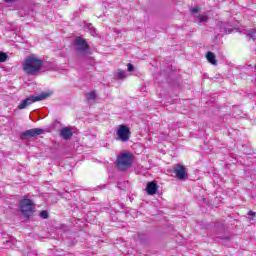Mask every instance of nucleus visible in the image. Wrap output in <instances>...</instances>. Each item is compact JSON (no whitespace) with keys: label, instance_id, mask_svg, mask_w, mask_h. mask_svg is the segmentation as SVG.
Wrapping results in <instances>:
<instances>
[{"label":"nucleus","instance_id":"1","mask_svg":"<svg viewBox=\"0 0 256 256\" xmlns=\"http://www.w3.org/2000/svg\"><path fill=\"white\" fill-rule=\"evenodd\" d=\"M22 67L27 75H35V73L41 71V67H43V60L39 59L35 55H30L25 59Z\"/></svg>","mask_w":256,"mask_h":256},{"label":"nucleus","instance_id":"4","mask_svg":"<svg viewBox=\"0 0 256 256\" xmlns=\"http://www.w3.org/2000/svg\"><path fill=\"white\" fill-rule=\"evenodd\" d=\"M133 160L129 153H122L116 160V167L119 171H127L131 167Z\"/></svg>","mask_w":256,"mask_h":256},{"label":"nucleus","instance_id":"22","mask_svg":"<svg viewBox=\"0 0 256 256\" xmlns=\"http://www.w3.org/2000/svg\"><path fill=\"white\" fill-rule=\"evenodd\" d=\"M91 34H92L93 37H95V35H96L95 31L91 32Z\"/></svg>","mask_w":256,"mask_h":256},{"label":"nucleus","instance_id":"15","mask_svg":"<svg viewBox=\"0 0 256 256\" xmlns=\"http://www.w3.org/2000/svg\"><path fill=\"white\" fill-rule=\"evenodd\" d=\"M116 77L118 79H127V72L126 71H118L116 73Z\"/></svg>","mask_w":256,"mask_h":256},{"label":"nucleus","instance_id":"3","mask_svg":"<svg viewBox=\"0 0 256 256\" xmlns=\"http://www.w3.org/2000/svg\"><path fill=\"white\" fill-rule=\"evenodd\" d=\"M20 211L22 215L29 219L35 213V203L29 198H24L20 201Z\"/></svg>","mask_w":256,"mask_h":256},{"label":"nucleus","instance_id":"9","mask_svg":"<svg viewBox=\"0 0 256 256\" xmlns=\"http://www.w3.org/2000/svg\"><path fill=\"white\" fill-rule=\"evenodd\" d=\"M60 137L65 139V141H69L73 137V131L69 127H64L60 130Z\"/></svg>","mask_w":256,"mask_h":256},{"label":"nucleus","instance_id":"20","mask_svg":"<svg viewBox=\"0 0 256 256\" xmlns=\"http://www.w3.org/2000/svg\"><path fill=\"white\" fill-rule=\"evenodd\" d=\"M248 215H249L250 217H255L256 213L253 212V211H249V212H248Z\"/></svg>","mask_w":256,"mask_h":256},{"label":"nucleus","instance_id":"23","mask_svg":"<svg viewBox=\"0 0 256 256\" xmlns=\"http://www.w3.org/2000/svg\"><path fill=\"white\" fill-rule=\"evenodd\" d=\"M221 33H227V30H225V29H224V31H223V30H221Z\"/></svg>","mask_w":256,"mask_h":256},{"label":"nucleus","instance_id":"17","mask_svg":"<svg viewBox=\"0 0 256 256\" xmlns=\"http://www.w3.org/2000/svg\"><path fill=\"white\" fill-rule=\"evenodd\" d=\"M7 61V55L4 52H0V63Z\"/></svg>","mask_w":256,"mask_h":256},{"label":"nucleus","instance_id":"16","mask_svg":"<svg viewBox=\"0 0 256 256\" xmlns=\"http://www.w3.org/2000/svg\"><path fill=\"white\" fill-rule=\"evenodd\" d=\"M40 217H41L42 219H48V218H49V213H48L46 210H42V211L40 212Z\"/></svg>","mask_w":256,"mask_h":256},{"label":"nucleus","instance_id":"19","mask_svg":"<svg viewBox=\"0 0 256 256\" xmlns=\"http://www.w3.org/2000/svg\"><path fill=\"white\" fill-rule=\"evenodd\" d=\"M127 67H128L129 72H131L135 69V66H133V64H131V63H128Z\"/></svg>","mask_w":256,"mask_h":256},{"label":"nucleus","instance_id":"13","mask_svg":"<svg viewBox=\"0 0 256 256\" xmlns=\"http://www.w3.org/2000/svg\"><path fill=\"white\" fill-rule=\"evenodd\" d=\"M195 21L196 23H207V21H209V18L207 17V15H198Z\"/></svg>","mask_w":256,"mask_h":256},{"label":"nucleus","instance_id":"5","mask_svg":"<svg viewBox=\"0 0 256 256\" xmlns=\"http://www.w3.org/2000/svg\"><path fill=\"white\" fill-rule=\"evenodd\" d=\"M75 49L78 53L81 55H85V53H89V50L91 47H89V44H87V41L81 36L76 37L74 41Z\"/></svg>","mask_w":256,"mask_h":256},{"label":"nucleus","instance_id":"21","mask_svg":"<svg viewBox=\"0 0 256 256\" xmlns=\"http://www.w3.org/2000/svg\"><path fill=\"white\" fill-rule=\"evenodd\" d=\"M5 1V3H13V1H15V0H4Z\"/></svg>","mask_w":256,"mask_h":256},{"label":"nucleus","instance_id":"2","mask_svg":"<svg viewBox=\"0 0 256 256\" xmlns=\"http://www.w3.org/2000/svg\"><path fill=\"white\" fill-rule=\"evenodd\" d=\"M51 95L52 92H42L38 96H30L20 102L18 109H27L29 105H33V103H37V101H45V99H48Z\"/></svg>","mask_w":256,"mask_h":256},{"label":"nucleus","instance_id":"8","mask_svg":"<svg viewBox=\"0 0 256 256\" xmlns=\"http://www.w3.org/2000/svg\"><path fill=\"white\" fill-rule=\"evenodd\" d=\"M174 173L176 175V178L180 180L187 179L188 177L187 168H185L183 164H177L176 166H174Z\"/></svg>","mask_w":256,"mask_h":256},{"label":"nucleus","instance_id":"18","mask_svg":"<svg viewBox=\"0 0 256 256\" xmlns=\"http://www.w3.org/2000/svg\"><path fill=\"white\" fill-rule=\"evenodd\" d=\"M192 15H195V13H199V7H194L191 9Z\"/></svg>","mask_w":256,"mask_h":256},{"label":"nucleus","instance_id":"10","mask_svg":"<svg viewBox=\"0 0 256 256\" xmlns=\"http://www.w3.org/2000/svg\"><path fill=\"white\" fill-rule=\"evenodd\" d=\"M157 189H159V186L155 184V182H149L146 187V191L148 195H155L157 193Z\"/></svg>","mask_w":256,"mask_h":256},{"label":"nucleus","instance_id":"14","mask_svg":"<svg viewBox=\"0 0 256 256\" xmlns=\"http://www.w3.org/2000/svg\"><path fill=\"white\" fill-rule=\"evenodd\" d=\"M86 99H88V101H95V99H97V94L95 91H91L86 95Z\"/></svg>","mask_w":256,"mask_h":256},{"label":"nucleus","instance_id":"11","mask_svg":"<svg viewBox=\"0 0 256 256\" xmlns=\"http://www.w3.org/2000/svg\"><path fill=\"white\" fill-rule=\"evenodd\" d=\"M207 61L211 63V65H217V58L213 52H207L206 54Z\"/></svg>","mask_w":256,"mask_h":256},{"label":"nucleus","instance_id":"12","mask_svg":"<svg viewBox=\"0 0 256 256\" xmlns=\"http://www.w3.org/2000/svg\"><path fill=\"white\" fill-rule=\"evenodd\" d=\"M244 35L248 37V39H253L255 41L256 39V30L255 29H248L244 32Z\"/></svg>","mask_w":256,"mask_h":256},{"label":"nucleus","instance_id":"7","mask_svg":"<svg viewBox=\"0 0 256 256\" xmlns=\"http://www.w3.org/2000/svg\"><path fill=\"white\" fill-rule=\"evenodd\" d=\"M43 129L41 128H32L29 130H25L21 135L20 139L25 140V139H31V137H37L39 135H43Z\"/></svg>","mask_w":256,"mask_h":256},{"label":"nucleus","instance_id":"6","mask_svg":"<svg viewBox=\"0 0 256 256\" xmlns=\"http://www.w3.org/2000/svg\"><path fill=\"white\" fill-rule=\"evenodd\" d=\"M117 140L122 141V143H127L131 137V130L125 125L118 126L117 132Z\"/></svg>","mask_w":256,"mask_h":256}]
</instances>
